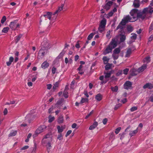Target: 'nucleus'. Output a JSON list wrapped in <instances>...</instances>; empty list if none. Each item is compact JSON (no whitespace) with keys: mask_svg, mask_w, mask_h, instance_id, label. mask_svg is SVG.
Instances as JSON below:
<instances>
[{"mask_svg":"<svg viewBox=\"0 0 153 153\" xmlns=\"http://www.w3.org/2000/svg\"><path fill=\"white\" fill-rule=\"evenodd\" d=\"M130 14L131 16L133 17L134 21L136 20L137 18L141 19L142 20L147 19L148 16L144 9L142 12L137 13L135 12H130Z\"/></svg>","mask_w":153,"mask_h":153,"instance_id":"nucleus-1","label":"nucleus"},{"mask_svg":"<svg viewBox=\"0 0 153 153\" xmlns=\"http://www.w3.org/2000/svg\"><path fill=\"white\" fill-rule=\"evenodd\" d=\"M117 45V41L114 39H112V40L107 46L105 50L103 52L104 55H106L112 52L113 49L115 48Z\"/></svg>","mask_w":153,"mask_h":153,"instance_id":"nucleus-2","label":"nucleus"},{"mask_svg":"<svg viewBox=\"0 0 153 153\" xmlns=\"http://www.w3.org/2000/svg\"><path fill=\"white\" fill-rule=\"evenodd\" d=\"M41 48L48 50L51 47V45L49 40L46 39H44L41 44Z\"/></svg>","mask_w":153,"mask_h":153,"instance_id":"nucleus-3","label":"nucleus"},{"mask_svg":"<svg viewBox=\"0 0 153 153\" xmlns=\"http://www.w3.org/2000/svg\"><path fill=\"white\" fill-rule=\"evenodd\" d=\"M131 16L132 17L131 18L129 15L126 16L122 20V21L120 22V24H122L123 25H125L128 22H132L134 21H135L134 20L133 17Z\"/></svg>","mask_w":153,"mask_h":153,"instance_id":"nucleus-4","label":"nucleus"},{"mask_svg":"<svg viewBox=\"0 0 153 153\" xmlns=\"http://www.w3.org/2000/svg\"><path fill=\"white\" fill-rule=\"evenodd\" d=\"M48 52V50H44L43 49L41 48L39 51L37 58L39 59H40L43 57Z\"/></svg>","mask_w":153,"mask_h":153,"instance_id":"nucleus-5","label":"nucleus"},{"mask_svg":"<svg viewBox=\"0 0 153 153\" xmlns=\"http://www.w3.org/2000/svg\"><path fill=\"white\" fill-rule=\"evenodd\" d=\"M45 128V126L44 125H42L40 126L36 129L35 132V134L33 135V137H34L37 136L38 134L42 132Z\"/></svg>","mask_w":153,"mask_h":153,"instance_id":"nucleus-6","label":"nucleus"},{"mask_svg":"<svg viewBox=\"0 0 153 153\" xmlns=\"http://www.w3.org/2000/svg\"><path fill=\"white\" fill-rule=\"evenodd\" d=\"M131 82L128 81L126 82L124 84L123 87L124 89L128 90L131 87Z\"/></svg>","mask_w":153,"mask_h":153,"instance_id":"nucleus-7","label":"nucleus"},{"mask_svg":"<svg viewBox=\"0 0 153 153\" xmlns=\"http://www.w3.org/2000/svg\"><path fill=\"white\" fill-rule=\"evenodd\" d=\"M113 2L112 1H108L106 4L103 7V8L106 10H109L112 5Z\"/></svg>","mask_w":153,"mask_h":153,"instance_id":"nucleus-8","label":"nucleus"},{"mask_svg":"<svg viewBox=\"0 0 153 153\" xmlns=\"http://www.w3.org/2000/svg\"><path fill=\"white\" fill-rule=\"evenodd\" d=\"M144 10L148 15L149 14H151L153 12V8L150 6H149L148 7L144 8Z\"/></svg>","mask_w":153,"mask_h":153,"instance_id":"nucleus-9","label":"nucleus"},{"mask_svg":"<svg viewBox=\"0 0 153 153\" xmlns=\"http://www.w3.org/2000/svg\"><path fill=\"white\" fill-rule=\"evenodd\" d=\"M19 26V25L16 24V21L11 22L10 25L9 26L12 29H15Z\"/></svg>","mask_w":153,"mask_h":153,"instance_id":"nucleus-10","label":"nucleus"},{"mask_svg":"<svg viewBox=\"0 0 153 153\" xmlns=\"http://www.w3.org/2000/svg\"><path fill=\"white\" fill-rule=\"evenodd\" d=\"M144 89L149 88L151 89L153 88V85L150 83H147L145 84L143 86Z\"/></svg>","mask_w":153,"mask_h":153,"instance_id":"nucleus-11","label":"nucleus"},{"mask_svg":"<svg viewBox=\"0 0 153 153\" xmlns=\"http://www.w3.org/2000/svg\"><path fill=\"white\" fill-rule=\"evenodd\" d=\"M117 11V9L115 7L114 8V9L111 11L110 12H109L107 14V18H109L110 17L112 16L114 13Z\"/></svg>","mask_w":153,"mask_h":153,"instance_id":"nucleus-12","label":"nucleus"},{"mask_svg":"<svg viewBox=\"0 0 153 153\" xmlns=\"http://www.w3.org/2000/svg\"><path fill=\"white\" fill-rule=\"evenodd\" d=\"M106 23V19L105 18H103V19L101 21L99 26L105 27Z\"/></svg>","mask_w":153,"mask_h":153,"instance_id":"nucleus-13","label":"nucleus"},{"mask_svg":"<svg viewBox=\"0 0 153 153\" xmlns=\"http://www.w3.org/2000/svg\"><path fill=\"white\" fill-rule=\"evenodd\" d=\"M52 14V13L50 12H48L46 14L43 15V16L45 18H47L49 20H51V16Z\"/></svg>","mask_w":153,"mask_h":153,"instance_id":"nucleus-14","label":"nucleus"},{"mask_svg":"<svg viewBox=\"0 0 153 153\" xmlns=\"http://www.w3.org/2000/svg\"><path fill=\"white\" fill-rule=\"evenodd\" d=\"M131 76H135L137 75L138 73H139L137 70L135 68H133L131 70Z\"/></svg>","mask_w":153,"mask_h":153,"instance_id":"nucleus-15","label":"nucleus"},{"mask_svg":"<svg viewBox=\"0 0 153 153\" xmlns=\"http://www.w3.org/2000/svg\"><path fill=\"white\" fill-rule=\"evenodd\" d=\"M98 125V123L97 122H94L93 124L89 127V129L92 130L94 129L97 127Z\"/></svg>","mask_w":153,"mask_h":153,"instance_id":"nucleus-16","label":"nucleus"},{"mask_svg":"<svg viewBox=\"0 0 153 153\" xmlns=\"http://www.w3.org/2000/svg\"><path fill=\"white\" fill-rule=\"evenodd\" d=\"M49 66V64L47 61L44 62L41 65V67L43 69H45L48 68Z\"/></svg>","mask_w":153,"mask_h":153,"instance_id":"nucleus-17","label":"nucleus"},{"mask_svg":"<svg viewBox=\"0 0 153 153\" xmlns=\"http://www.w3.org/2000/svg\"><path fill=\"white\" fill-rule=\"evenodd\" d=\"M133 5L135 7H139L140 6L139 1V0H135L133 3Z\"/></svg>","mask_w":153,"mask_h":153,"instance_id":"nucleus-18","label":"nucleus"},{"mask_svg":"<svg viewBox=\"0 0 153 153\" xmlns=\"http://www.w3.org/2000/svg\"><path fill=\"white\" fill-rule=\"evenodd\" d=\"M33 117V116L32 115L30 114H28L25 117V120L28 121L29 123H30L31 118Z\"/></svg>","mask_w":153,"mask_h":153,"instance_id":"nucleus-19","label":"nucleus"},{"mask_svg":"<svg viewBox=\"0 0 153 153\" xmlns=\"http://www.w3.org/2000/svg\"><path fill=\"white\" fill-rule=\"evenodd\" d=\"M63 117L62 115H61L58 118V122L59 124H61L63 123Z\"/></svg>","mask_w":153,"mask_h":153,"instance_id":"nucleus-20","label":"nucleus"},{"mask_svg":"<svg viewBox=\"0 0 153 153\" xmlns=\"http://www.w3.org/2000/svg\"><path fill=\"white\" fill-rule=\"evenodd\" d=\"M131 53V49L129 48L127 50L126 54L125 55V57H128L130 56V55Z\"/></svg>","mask_w":153,"mask_h":153,"instance_id":"nucleus-21","label":"nucleus"},{"mask_svg":"<svg viewBox=\"0 0 153 153\" xmlns=\"http://www.w3.org/2000/svg\"><path fill=\"white\" fill-rule=\"evenodd\" d=\"M95 99L98 101H100L102 98V96L100 94H97L95 97Z\"/></svg>","mask_w":153,"mask_h":153,"instance_id":"nucleus-22","label":"nucleus"},{"mask_svg":"<svg viewBox=\"0 0 153 153\" xmlns=\"http://www.w3.org/2000/svg\"><path fill=\"white\" fill-rule=\"evenodd\" d=\"M146 66L145 65H142L141 67L138 68L137 70L139 73L143 71L146 68Z\"/></svg>","mask_w":153,"mask_h":153,"instance_id":"nucleus-23","label":"nucleus"},{"mask_svg":"<svg viewBox=\"0 0 153 153\" xmlns=\"http://www.w3.org/2000/svg\"><path fill=\"white\" fill-rule=\"evenodd\" d=\"M120 50L121 49L120 47L117 48L114 50L113 53L118 54L120 52Z\"/></svg>","mask_w":153,"mask_h":153,"instance_id":"nucleus-24","label":"nucleus"},{"mask_svg":"<svg viewBox=\"0 0 153 153\" xmlns=\"http://www.w3.org/2000/svg\"><path fill=\"white\" fill-rule=\"evenodd\" d=\"M14 58L12 56L10 57L9 61L6 63L7 65L8 66H9L11 64V63L13 61Z\"/></svg>","mask_w":153,"mask_h":153,"instance_id":"nucleus-25","label":"nucleus"},{"mask_svg":"<svg viewBox=\"0 0 153 153\" xmlns=\"http://www.w3.org/2000/svg\"><path fill=\"white\" fill-rule=\"evenodd\" d=\"M138 128H137L136 130L130 132L129 135L131 137L137 133L138 132Z\"/></svg>","mask_w":153,"mask_h":153,"instance_id":"nucleus-26","label":"nucleus"},{"mask_svg":"<svg viewBox=\"0 0 153 153\" xmlns=\"http://www.w3.org/2000/svg\"><path fill=\"white\" fill-rule=\"evenodd\" d=\"M65 127L64 128L62 126L61 127H60L59 126H57L58 131L59 133L62 132L63 130L65 129Z\"/></svg>","mask_w":153,"mask_h":153,"instance_id":"nucleus-27","label":"nucleus"},{"mask_svg":"<svg viewBox=\"0 0 153 153\" xmlns=\"http://www.w3.org/2000/svg\"><path fill=\"white\" fill-rule=\"evenodd\" d=\"M52 135L51 133V132H49L46 135L45 138L46 139L49 138V140L51 141L52 139Z\"/></svg>","mask_w":153,"mask_h":153,"instance_id":"nucleus-28","label":"nucleus"},{"mask_svg":"<svg viewBox=\"0 0 153 153\" xmlns=\"http://www.w3.org/2000/svg\"><path fill=\"white\" fill-rule=\"evenodd\" d=\"M102 59L103 61L104 64H107L108 62L109 59L108 58L107 56H105L103 57Z\"/></svg>","mask_w":153,"mask_h":153,"instance_id":"nucleus-29","label":"nucleus"},{"mask_svg":"<svg viewBox=\"0 0 153 153\" xmlns=\"http://www.w3.org/2000/svg\"><path fill=\"white\" fill-rule=\"evenodd\" d=\"M22 36V34H19L18 36H16V39L15 40V42L16 43H17L19 42Z\"/></svg>","mask_w":153,"mask_h":153,"instance_id":"nucleus-30","label":"nucleus"},{"mask_svg":"<svg viewBox=\"0 0 153 153\" xmlns=\"http://www.w3.org/2000/svg\"><path fill=\"white\" fill-rule=\"evenodd\" d=\"M88 98H82V99L80 101V104H82L85 102H88Z\"/></svg>","mask_w":153,"mask_h":153,"instance_id":"nucleus-31","label":"nucleus"},{"mask_svg":"<svg viewBox=\"0 0 153 153\" xmlns=\"http://www.w3.org/2000/svg\"><path fill=\"white\" fill-rule=\"evenodd\" d=\"M64 6V4H61V6L59 7L58 10H56L57 12L58 13H59L61 11H62L63 10V7Z\"/></svg>","mask_w":153,"mask_h":153,"instance_id":"nucleus-32","label":"nucleus"},{"mask_svg":"<svg viewBox=\"0 0 153 153\" xmlns=\"http://www.w3.org/2000/svg\"><path fill=\"white\" fill-rule=\"evenodd\" d=\"M95 34V33H91L90 34L88 37L87 40H90L92 39L94 36Z\"/></svg>","mask_w":153,"mask_h":153,"instance_id":"nucleus-33","label":"nucleus"},{"mask_svg":"<svg viewBox=\"0 0 153 153\" xmlns=\"http://www.w3.org/2000/svg\"><path fill=\"white\" fill-rule=\"evenodd\" d=\"M111 89L112 91L116 92L118 90V87L117 86H115L114 87H111Z\"/></svg>","mask_w":153,"mask_h":153,"instance_id":"nucleus-34","label":"nucleus"},{"mask_svg":"<svg viewBox=\"0 0 153 153\" xmlns=\"http://www.w3.org/2000/svg\"><path fill=\"white\" fill-rule=\"evenodd\" d=\"M59 84V82H57L55 83L53 87V88L54 90H55L56 88L58 87Z\"/></svg>","mask_w":153,"mask_h":153,"instance_id":"nucleus-35","label":"nucleus"},{"mask_svg":"<svg viewBox=\"0 0 153 153\" xmlns=\"http://www.w3.org/2000/svg\"><path fill=\"white\" fill-rule=\"evenodd\" d=\"M112 66L111 64H110L109 63H108L106 65L105 67V69L106 70H108L109 69H110L111 66Z\"/></svg>","mask_w":153,"mask_h":153,"instance_id":"nucleus-36","label":"nucleus"},{"mask_svg":"<svg viewBox=\"0 0 153 153\" xmlns=\"http://www.w3.org/2000/svg\"><path fill=\"white\" fill-rule=\"evenodd\" d=\"M127 29L128 31L131 32L133 30V27L131 26H128L127 27Z\"/></svg>","mask_w":153,"mask_h":153,"instance_id":"nucleus-37","label":"nucleus"},{"mask_svg":"<svg viewBox=\"0 0 153 153\" xmlns=\"http://www.w3.org/2000/svg\"><path fill=\"white\" fill-rule=\"evenodd\" d=\"M104 73L105 74V78L107 79L110 77L111 74V72L107 73H105V72H104Z\"/></svg>","mask_w":153,"mask_h":153,"instance_id":"nucleus-38","label":"nucleus"},{"mask_svg":"<svg viewBox=\"0 0 153 153\" xmlns=\"http://www.w3.org/2000/svg\"><path fill=\"white\" fill-rule=\"evenodd\" d=\"M17 134V131H12L9 134V137H12L15 136Z\"/></svg>","mask_w":153,"mask_h":153,"instance_id":"nucleus-39","label":"nucleus"},{"mask_svg":"<svg viewBox=\"0 0 153 153\" xmlns=\"http://www.w3.org/2000/svg\"><path fill=\"white\" fill-rule=\"evenodd\" d=\"M105 27L99 26L98 28V30L100 32L102 33L105 30Z\"/></svg>","mask_w":153,"mask_h":153,"instance_id":"nucleus-40","label":"nucleus"},{"mask_svg":"<svg viewBox=\"0 0 153 153\" xmlns=\"http://www.w3.org/2000/svg\"><path fill=\"white\" fill-rule=\"evenodd\" d=\"M131 35L132 36H131V39L135 40L137 38V35L135 33H132Z\"/></svg>","mask_w":153,"mask_h":153,"instance_id":"nucleus-41","label":"nucleus"},{"mask_svg":"<svg viewBox=\"0 0 153 153\" xmlns=\"http://www.w3.org/2000/svg\"><path fill=\"white\" fill-rule=\"evenodd\" d=\"M124 25H122V24H120H120L119 25L117 26V27L116 30H117L119 29H120L121 30H122L123 28V26Z\"/></svg>","mask_w":153,"mask_h":153,"instance_id":"nucleus-42","label":"nucleus"},{"mask_svg":"<svg viewBox=\"0 0 153 153\" xmlns=\"http://www.w3.org/2000/svg\"><path fill=\"white\" fill-rule=\"evenodd\" d=\"M112 56L114 60H116L118 58L119 56L118 54H114L113 53L112 55Z\"/></svg>","mask_w":153,"mask_h":153,"instance_id":"nucleus-43","label":"nucleus"},{"mask_svg":"<svg viewBox=\"0 0 153 153\" xmlns=\"http://www.w3.org/2000/svg\"><path fill=\"white\" fill-rule=\"evenodd\" d=\"M65 51L63 50L60 53L58 56V57H59V58H61L64 55L65 53Z\"/></svg>","mask_w":153,"mask_h":153,"instance_id":"nucleus-44","label":"nucleus"},{"mask_svg":"<svg viewBox=\"0 0 153 153\" xmlns=\"http://www.w3.org/2000/svg\"><path fill=\"white\" fill-rule=\"evenodd\" d=\"M68 93L67 91H64L63 92V95L65 98H67L68 97Z\"/></svg>","mask_w":153,"mask_h":153,"instance_id":"nucleus-45","label":"nucleus"},{"mask_svg":"<svg viewBox=\"0 0 153 153\" xmlns=\"http://www.w3.org/2000/svg\"><path fill=\"white\" fill-rule=\"evenodd\" d=\"M9 30V28L8 27H4L2 30V31L3 33H7Z\"/></svg>","mask_w":153,"mask_h":153,"instance_id":"nucleus-46","label":"nucleus"},{"mask_svg":"<svg viewBox=\"0 0 153 153\" xmlns=\"http://www.w3.org/2000/svg\"><path fill=\"white\" fill-rule=\"evenodd\" d=\"M126 39V36L125 35H122L120 38V41L121 42H123Z\"/></svg>","mask_w":153,"mask_h":153,"instance_id":"nucleus-47","label":"nucleus"},{"mask_svg":"<svg viewBox=\"0 0 153 153\" xmlns=\"http://www.w3.org/2000/svg\"><path fill=\"white\" fill-rule=\"evenodd\" d=\"M46 147L47 149V150L49 152L51 147V144L50 143H48L46 145Z\"/></svg>","mask_w":153,"mask_h":153,"instance_id":"nucleus-48","label":"nucleus"},{"mask_svg":"<svg viewBox=\"0 0 153 153\" xmlns=\"http://www.w3.org/2000/svg\"><path fill=\"white\" fill-rule=\"evenodd\" d=\"M57 139L59 140H62L63 139L62 135L61 133H60L58 135Z\"/></svg>","mask_w":153,"mask_h":153,"instance_id":"nucleus-49","label":"nucleus"},{"mask_svg":"<svg viewBox=\"0 0 153 153\" xmlns=\"http://www.w3.org/2000/svg\"><path fill=\"white\" fill-rule=\"evenodd\" d=\"M6 18L5 16H4L2 18L1 22L2 24H3L5 21L6 20Z\"/></svg>","mask_w":153,"mask_h":153,"instance_id":"nucleus-50","label":"nucleus"},{"mask_svg":"<svg viewBox=\"0 0 153 153\" xmlns=\"http://www.w3.org/2000/svg\"><path fill=\"white\" fill-rule=\"evenodd\" d=\"M121 129V128L120 127H119L117 128L115 131V133L116 134H118L119 131H120Z\"/></svg>","mask_w":153,"mask_h":153,"instance_id":"nucleus-51","label":"nucleus"},{"mask_svg":"<svg viewBox=\"0 0 153 153\" xmlns=\"http://www.w3.org/2000/svg\"><path fill=\"white\" fill-rule=\"evenodd\" d=\"M129 70V69L127 68L124 69L123 71V73L125 75H127Z\"/></svg>","mask_w":153,"mask_h":153,"instance_id":"nucleus-52","label":"nucleus"},{"mask_svg":"<svg viewBox=\"0 0 153 153\" xmlns=\"http://www.w3.org/2000/svg\"><path fill=\"white\" fill-rule=\"evenodd\" d=\"M137 107L133 106L131 108L130 110L131 111L133 112L137 110Z\"/></svg>","mask_w":153,"mask_h":153,"instance_id":"nucleus-53","label":"nucleus"},{"mask_svg":"<svg viewBox=\"0 0 153 153\" xmlns=\"http://www.w3.org/2000/svg\"><path fill=\"white\" fill-rule=\"evenodd\" d=\"M49 120L48 122L49 123L52 122L54 119V117H49Z\"/></svg>","mask_w":153,"mask_h":153,"instance_id":"nucleus-54","label":"nucleus"},{"mask_svg":"<svg viewBox=\"0 0 153 153\" xmlns=\"http://www.w3.org/2000/svg\"><path fill=\"white\" fill-rule=\"evenodd\" d=\"M121 105H122V104H120V103L114 107V109L115 110H117L120 107Z\"/></svg>","mask_w":153,"mask_h":153,"instance_id":"nucleus-55","label":"nucleus"},{"mask_svg":"<svg viewBox=\"0 0 153 153\" xmlns=\"http://www.w3.org/2000/svg\"><path fill=\"white\" fill-rule=\"evenodd\" d=\"M145 61L147 63L149 62L150 60V58L149 57H147L145 58Z\"/></svg>","mask_w":153,"mask_h":153,"instance_id":"nucleus-56","label":"nucleus"},{"mask_svg":"<svg viewBox=\"0 0 153 153\" xmlns=\"http://www.w3.org/2000/svg\"><path fill=\"white\" fill-rule=\"evenodd\" d=\"M123 71L122 70H119L116 74L117 76H119L121 75L123 73Z\"/></svg>","mask_w":153,"mask_h":153,"instance_id":"nucleus-57","label":"nucleus"},{"mask_svg":"<svg viewBox=\"0 0 153 153\" xmlns=\"http://www.w3.org/2000/svg\"><path fill=\"white\" fill-rule=\"evenodd\" d=\"M56 68L54 67H53L52 68V72L53 74H54L56 73Z\"/></svg>","mask_w":153,"mask_h":153,"instance_id":"nucleus-58","label":"nucleus"},{"mask_svg":"<svg viewBox=\"0 0 153 153\" xmlns=\"http://www.w3.org/2000/svg\"><path fill=\"white\" fill-rule=\"evenodd\" d=\"M54 108V107L53 106H52L49 109L48 112L49 114L52 113V111H53V109Z\"/></svg>","mask_w":153,"mask_h":153,"instance_id":"nucleus-59","label":"nucleus"},{"mask_svg":"<svg viewBox=\"0 0 153 153\" xmlns=\"http://www.w3.org/2000/svg\"><path fill=\"white\" fill-rule=\"evenodd\" d=\"M108 121V119L107 118H105L103 119L102 120V123L104 125L106 124Z\"/></svg>","mask_w":153,"mask_h":153,"instance_id":"nucleus-60","label":"nucleus"},{"mask_svg":"<svg viewBox=\"0 0 153 153\" xmlns=\"http://www.w3.org/2000/svg\"><path fill=\"white\" fill-rule=\"evenodd\" d=\"M8 112V111L7 108H5L3 111L4 115H6Z\"/></svg>","mask_w":153,"mask_h":153,"instance_id":"nucleus-61","label":"nucleus"},{"mask_svg":"<svg viewBox=\"0 0 153 153\" xmlns=\"http://www.w3.org/2000/svg\"><path fill=\"white\" fill-rule=\"evenodd\" d=\"M62 103V100H58L56 103V104L60 105Z\"/></svg>","mask_w":153,"mask_h":153,"instance_id":"nucleus-62","label":"nucleus"},{"mask_svg":"<svg viewBox=\"0 0 153 153\" xmlns=\"http://www.w3.org/2000/svg\"><path fill=\"white\" fill-rule=\"evenodd\" d=\"M153 30V23L151 24L149 28V31L150 32Z\"/></svg>","mask_w":153,"mask_h":153,"instance_id":"nucleus-63","label":"nucleus"},{"mask_svg":"<svg viewBox=\"0 0 153 153\" xmlns=\"http://www.w3.org/2000/svg\"><path fill=\"white\" fill-rule=\"evenodd\" d=\"M153 39V35H151L149 37L148 40V42H151Z\"/></svg>","mask_w":153,"mask_h":153,"instance_id":"nucleus-64","label":"nucleus"}]
</instances>
